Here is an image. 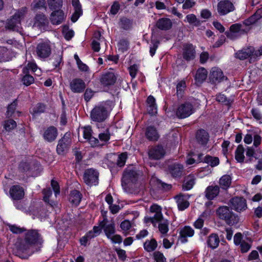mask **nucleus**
<instances>
[{
	"instance_id": "f257e3e1",
	"label": "nucleus",
	"mask_w": 262,
	"mask_h": 262,
	"mask_svg": "<svg viewBox=\"0 0 262 262\" xmlns=\"http://www.w3.org/2000/svg\"><path fill=\"white\" fill-rule=\"evenodd\" d=\"M111 110V106L107 103H101L92 110L91 117L94 121L102 122L107 118Z\"/></svg>"
},
{
	"instance_id": "f03ea898",
	"label": "nucleus",
	"mask_w": 262,
	"mask_h": 262,
	"mask_svg": "<svg viewBox=\"0 0 262 262\" xmlns=\"http://www.w3.org/2000/svg\"><path fill=\"white\" fill-rule=\"evenodd\" d=\"M216 214L220 219L224 220L229 225L236 224L239 221L238 215L233 213L228 206L220 207L216 210Z\"/></svg>"
},
{
	"instance_id": "7ed1b4c3",
	"label": "nucleus",
	"mask_w": 262,
	"mask_h": 262,
	"mask_svg": "<svg viewBox=\"0 0 262 262\" xmlns=\"http://www.w3.org/2000/svg\"><path fill=\"white\" fill-rule=\"evenodd\" d=\"M40 235L36 230L28 231L25 234L24 241L18 246V249L25 252L29 248L39 241Z\"/></svg>"
},
{
	"instance_id": "20e7f679",
	"label": "nucleus",
	"mask_w": 262,
	"mask_h": 262,
	"mask_svg": "<svg viewBox=\"0 0 262 262\" xmlns=\"http://www.w3.org/2000/svg\"><path fill=\"white\" fill-rule=\"evenodd\" d=\"M140 171H137L134 167H128L125 170L122 179V186L124 190L132 187L137 180L138 176L140 174Z\"/></svg>"
},
{
	"instance_id": "39448f33",
	"label": "nucleus",
	"mask_w": 262,
	"mask_h": 262,
	"mask_svg": "<svg viewBox=\"0 0 262 262\" xmlns=\"http://www.w3.org/2000/svg\"><path fill=\"white\" fill-rule=\"evenodd\" d=\"M27 12V8L23 7L18 10L12 17L8 21L6 28L13 31H19L20 28V22Z\"/></svg>"
},
{
	"instance_id": "423d86ee",
	"label": "nucleus",
	"mask_w": 262,
	"mask_h": 262,
	"mask_svg": "<svg viewBox=\"0 0 262 262\" xmlns=\"http://www.w3.org/2000/svg\"><path fill=\"white\" fill-rule=\"evenodd\" d=\"M102 228L105 235L114 244H120L122 241V238L120 235L116 234V229L114 223L104 224Z\"/></svg>"
},
{
	"instance_id": "0eeeda50",
	"label": "nucleus",
	"mask_w": 262,
	"mask_h": 262,
	"mask_svg": "<svg viewBox=\"0 0 262 262\" xmlns=\"http://www.w3.org/2000/svg\"><path fill=\"white\" fill-rule=\"evenodd\" d=\"M249 28L245 26L244 24H234L230 27V31L226 32V36L231 39H235L247 33Z\"/></svg>"
},
{
	"instance_id": "6e6552de",
	"label": "nucleus",
	"mask_w": 262,
	"mask_h": 262,
	"mask_svg": "<svg viewBox=\"0 0 262 262\" xmlns=\"http://www.w3.org/2000/svg\"><path fill=\"white\" fill-rule=\"evenodd\" d=\"M35 52L39 58L44 59L51 55V47L48 42H40L37 45Z\"/></svg>"
},
{
	"instance_id": "1a4fd4ad",
	"label": "nucleus",
	"mask_w": 262,
	"mask_h": 262,
	"mask_svg": "<svg viewBox=\"0 0 262 262\" xmlns=\"http://www.w3.org/2000/svg\"><path fill=\"white\" fill-rule=\"evenodd\" d=\"M231 208L237 212L245 211L247 209V204L246 199L243 197H234L229 202Z\"/></svg>"
},
{
	"instance_id": "9d476101",
	"label": "nucleus",
	"mask_w": 262,
	"mask_h": 262,
	"mask_svg": "<svg viewBox=\"0 0 262 262\" xmlns=\"http://www.w3.org/2000/svg\"><path fill=\"white\" fill-rule=\"evenodd\" d=\"M98 172L93 169H88L84 172L83 180L89 186H96L98 184Z\"/></svg>"
},
{
	"instance_id": "9b49d317",
	"label": "nucleus",
	"mask_w": 262,
	"mask_h": 262,
	"mask_svg": "<svg viewBox=\"0 0 262 262\" xmlns=\"http://www.w3.org/2000/svg\"><path fill=\"white\" fill-rule=\"evenodd\" d=\"M218 13L221 15H225L234 10L233 4L228 0L220 1L217 6Z\"/></svg>"
},
{
	"instance_id": "f8f14e48",
	"label": "nucleus",
	"mask_w": 262,
	"mask_h": 262,
	"mask_svg": "<svg viewBox=\"0 0 262 262\" xmlns=\"http://www.w3.org/2000/svg\"><path fill=\"white\" fill-rule=\"evenodd\" d=\"M182 55L183 59L190 61L195 57V50L194 46L191 43H185L183 46Z\"/></svg>"
},
{
	"instance_id": "ddd939ff",
	"label": "nucleus",
	"mask_w": 262,
	"mask_h": 262,
	"mask_svg": "<svg viewBox=\"0 0 262 262\" xmlns=\"http://www.w3.org/2000/svg\"><path fill=\"white\" fill-rule=\"evenodd\" d=\"M117 76L113 71L103 73L100 78L101 83L105 86L114 84L117 80Z\"/></svg>"
},
{
	"instance_id": "4468645a",
	"label": "nucleus",
	"mask_w": 262,
	"mask_h": 262,
	"mask_svg": "<svg viewBox=\"0 0 262 262\" xmlns=\"http://www.w3.org/2000/svg\"><path fill=\"white\" fill-rule=\"evenodd\" d=\"M9 194L12 200H20L24 196V189L19 185H13L10 189Z\"/></svg>"
},
{
	"instance_id": "2eb2a0df",
	"label": "nucleus",
	"mask_w": 262,
	"mask_h": 262,
	"mask_svg": "<svg viewBox=\"0 0 262 262\" xmlns=\"http://www.w3.org/2000/svg\"><path fill=\"white\" fill-rule=\"evenodd\" d=\"M69 136V134H66L59 141L56 149L58 154H63L70 147L71 141Z\"/></svg>"
},
{
	"instance_id": "dca6fc26",
	"label": "nucleus",
	"mask_w": 262,
	"mask_h": 262,
	"mask_svg": "<svg viewBox=\"0 0 262 262\" xmlns=\"http://www.w3.org/2000/svg\"><path fill=\"white\" fill-rule=\"evenodd\" d=\"M165 150L161 146H157L152 147L148 151V156L150 158L155 160H159L164 157Z\"/></svg>"
},
{
	"instance_id": "f3484780",
	"label": "nucleus",
	"mask_w": 262,
	"mask_h": 262,
	"mask_svg": "<svg viewBox=\"0 0 262 262\" xmlns=\"http://www.w3.org/2000/svg\"><path fill=\"white\" fill-rule=\"evenodd\" d=\"M196 142L202 146H206L209 139V134L204 129L198 130L195 134Z\"/></svg>"
},
{
	"instance_id": "a211bd4d",
	"label": "nucleus",
	"mask_w": 262,
	"mask_h": 262,
	"mask_svg": "<svg viewBox=\"0 0 262 262\" xmlns=\"http://www.w3.org/2000/svg\"><path fill=\"white\" fill-rule=\"evenodd\" d=\"M225 77L222 70L217 68H213L211 69L210 79L214 83L220 82L223 80Z\"/></svg>"
},
{
	"instance_id": "6ab92c4d",
	"label": "nucleus",
	"mask_w": 262,
	"mask_h": 262,
	"mask_svg": "<svg viewBox=\"0 0 262 262\" xmlns=\"http://www.w3.org/2000/svg\"><path fill=\"white\" fill-rule=\"evenodd\" d=\"M85 85L83 81L80 79H73L70 83V88L74 93H81L85 89Z\"/></svg>"
},
{
	"instance_id": "aec40b11",
	"label": "nucleus",
	"mask_w": 262,
	"mask_h": 262,
	"mask_svg": "<svg viewBox=\"0 0 262 262\" xmlns=\"http://www.w3.org/2000/svg\"><path fill=\"white\" fill-rule=\"evenodd\" d=\"M57 130L53 127L51 126L48 127L43 134L44 139L48 142H52L54 141L57 137Z\"/></svg>"
},
{
	"instance_id": "412c9836",
	"label": "nucleus",
	"mask_w": 262,
	"mask_h": 262,
	"mask_svg": "<svg viewBox=\"0 0 262 262\" xmlns=\"http://www.w3.org/2000/svg\"><path fill=\"white\" fill-rule=\"evenodd\" d=\"M72 3L75 11L71 17V20L73 22L75 23L82 15V11L79 0H72Z\"/></svg>"
},
{
	"instance_id": "4be33fe9",
	"label": "nucleus",
	"mask_w": 262,
	"mask_h": 262,
	"mask_svg": "<svg viewBox=\"0 0 262 262\" xmlns=\"http://www.w3.org/2000/svg\"><path fill=\"white\" fill-rule=\"evenodd\" d=\"M194 112L193 107L189 102H185L181 105V119L190 116Z\"/></svg>"
},
{
	"instance_id": "5701e85b",
	"label": "nucleus",
	"mask_w": 262,
	"mask_h": 262,
	"mask_svg": "<svg viewBox=\"0 0 262 262\" xmlns=\"http://www.w3.org/2000/svg\"><path fill=\"white\" fill-rule=\"evenodd\" d=\"M64 19V13L61 10L54 11L50 16V20L53 25H59Z\"/></svg>"
},
{
	"instance_id": "b1692460",
	"label": "nucleus",
	"mask_w": 262,
	"mask_h": 262,
	"mask_svg": "<svg viewBox=\"0 0 262 262\" xmlns=\"http://www.w3.org/2000/svg\"><path fill=\"white\" fill-rule=\"evenodd\" d=\"M156 26L160 30H167L171 28L172 22L169 18H162L157 20Z\"/></svg>"
},
{
	"instance_id": "393cba45",
	"label": "nucleus",
	"mask_w": 262,
	"mask_h": 262,
	"mask_svg": "<svg viewBox=\"0 0 262 262\" xmlns=\"http://www.w3.org/2000/svg\"><path fill=\"white\" fill-rule=\"evenodd\" d=\"M253 53L254 48L250 47L237 52L236 53V57L241 60H244L248 58L251 55L254 56Z\"/></svg>"
},
{
	"instance_id": "a878e982",
	"label": "nucleus",
	"mask_w": 262,
	"mask_h": 262,
	"mask_svg": "<svg viewBox=\"0 0 262 262\" xmlns=\"http://www.w3.org/2000/svg\"><path fill=\"white\" fill-rule=\"evenodd\" d=\"M219 191L218 186H209L206 189L205 196L208 200H211L218 195Z\"/></svg>"
},
{
	"instance_id": "bb28decb",
	"label": "nucleus",
	"mask_w": 262,
	"mask_h": 262,
	"mask_svg": "<svg viewBox=\"0 0 262 262\" xmlns=\"http://www.w3.org/2000/svg\"><path fill=\"white\" fill-rule=\"evenodd\" d=\"M161 208L160 206L157 205H153L150 208V210L151 212L155 213V214L152 216L154 221L161 222L163 221V215L161 212Z\"/></svg>"
},
{
	"instance_id": "cd10ccee",
	"label": "nucleus",
	"mask_w": 262,
	"mask_h": 262,
	"mask_svg": "<svg viewBox=\"0 0 262 262\" xmlns=\"http://www.w3.org/2000/svg\"><path fill=\"white\" fill-rule=\"evenodd\" d=\"M193 230L189 226H185L181 229V243L187 242V237H191L193 235Z\"/></svg>"
},
{
	"instance_id": "c85d7f7f",
	"label": "nucleus",
	"mask_w": 262,
	"mask_h": 262,
	"mask_svg": "<svg viewBox=\"0 0 262 262\" xmlns=\"http://www.w3.org/2000/svg\"><path fill=\"white\" fill-rule=\"evenodd\" d=\"M207 243L208 246L211 249H214L217 248L220 243V239L216 234H212L208 237Z\"/></svg>"
},
{
	"instance_id": "c756f323",
	"label": "nucleus",
	"mask_w": 262,
	"mask_h": 262,
	"mask_svg": "<svg viewBox=\"0 0 262 262\" xmlns=\"http://www.w3.org/2000/svg\"><path fill=\"white\" fill-rule=\"evenodd\" d=\"M194 184V177L193 174H189L184 179L183 184V189L189 190L191 189Z\"/></svg>"
},
{
	"instance_id": "7c9ffc66",
	"label": "nucleus",
	"mask_w": 262,
	"mask_h": 262,
	"mask_svg": "<svg viewBox=\"0 0 262 262\" xmlns=\"http://www.w3.org/2000/svg\"><path fill=\"white\" fill-rule=\"evenodd\" d=\"M145 135L146 138L151 141H156L159 138V135L156 129L152 126L147 128Z\"/></svg>"
},
{
	"instance_id": "2f4dec72",
	"label": "nucleus",
	"mask_w": 262,
	"mask_h": 262,
	"mask_svg": "<svg viewBox=\"0 0 262 262\" xmlns=\"http://www.w3.org/2000/svg\"><path fill=\"white\" fill-rule=\"evenodd\" d=\"M30 70L33 72L36 73L35 74L39 76L41 74L40 70L38 69L37 66L34 61L29 62L27 63V66L23 69V73H27Z\"/></svg>"
},
{
	"instance_id": "473e14b6",
	"label": "nucleus",
	"mask_w": 262,
	"mask_h": 262,
	"mask_svg": "<svg viewBox=\"0 0 262 262\" xmlns=\"http://www.w3.org/2000/svg\"><path fill=\"white\" fill-rule=\"evenodd\" d=\"M244 151L245 149L242 145H239L237 147L235 151V158L238 162H244L245 159Z\"/></svg>"
},
{
	"instance_id": "72a5a7b5",
	"label": "nucleus",
	"mask_w": 262,
	"mask_h": 262,
	"mask_svg": "<svg viewBox=\"0 0 262 262\" xmlns=\"http://www.w3.org/2000/svg\"><path fill=\"white\" fill-rule=\"evenodd\" d=\"M207 76V70L203 68H201L197 70L195 79L198 82L201 83L206 79Z\"/></svg>"
},
{
	"instance_id": "f704fd0d",
	"label": "nucleus",
	"mask_w": 262,
	"mask_h": 262,
	"mask_svg": "<svg viewBox=\"0 0 262 262\" xmlns=\"http://www.w3.org/2000/svg\"><path fill=\"white\" fill-rule=\"evenodd\" d=\"M157 245L156 241L152 238L146 241L144 244V248L147 252H151L156 249Z\"/></svg>"
},
{
	"instance_id": "c9c22d12",
	"label": "nucleus",
	"mask_w": 262,
	"mask_h": 262,
	"mask_svg": "<svg viewBox=\"0 0 262 262\" xmlns=\"http://www.w3.org/2000/svg\"><path fill=\"white\" fill-rule=\"evenodd\" d=\"M81 199V194L76 190L72 191L70 194V201L75 205L79 204Z\"/></svg>"
},
{
	"instance_id": "e433bc0d",
	"label": "nucleus",
	"mask_w": 262,
	"mask_h": 262,
	"mask_svg": "<svg viewBox=\"0 0 262 262\" xmlns=\"http://www.w3.org/2000/svg\"><path fill=\"white\" fill-rule=\"evenodd\" d=\"M45 25V18L44 15H38L34 18V21L32 25L34 28H39L43 27Z\"/></svg>"
},
{
	"instance_id": "4c0bfd02",
	"label": "nucleus",
	"mask_w": 262,
	"mask_h": 262,
	"mask_svg": "<svg viewBox=\"0 0 262 262\" xmlns=\"http://www.w3.org/2000/svg\"><path fill=\"white\" fill-rule=\"evenodd\" d=\"M231 183V179L229 175H224L220 180V184L224 189L229 187Z\"/></svg>"
},
{
	"instance_id": "58836bf2",
	"label": "nucleus",
	"mask_w": 262,
	"mask_h": 262,
	"mask_svg": "<svg viewBox=\"0 0 262 262\" xmlns=\"http://www.w3.org/2000/svg\"><path fill=\"white\" fill-rule=\"evenodd\" d=\"M17 103L16 101H13L11 104H10L7 109V116L8 117H11L15 116L16 114H18L19 112H15Z\"/></svg>"
},
{
	"instance_id": "ea45409f",
	"label": "nucleus",
	"mask_w": 262,
	"mask_h": 262,
	"mask_svg": "<svg viewBox=\"0 0 262 262\" xmlns=\"http://www.w3.org/2000/svg\"><path fill=\"white\" fill-rule=\"evenodd\" d=\"M45 105L41 103H38L36 105L32 107L31 113L33 115L35 116L41 113H43L45 111Z\"/></svg>"
},
{
	"instance_id": "a19ab883",
	"label": "nucleus",
	"mask_w": 262,
	"mask_h": 262,
	"mask_svg": "<svg viewBox=\"0 0 262 262\" xmlns=\"http://www.w3.org/2000/svg\"><path fill=\"white\" fill-rule=\"evenodd\" d=\"M159 230L160 233L165 235L167 234L169 230L168 229V222L167 220L161 221L159 224Z\"/></svg>"
},
{
	"instance_id": "79ce46f5",
	"label": "nucleus",
	"mask_w": 262,
	"mask_h": 262,
	"mask_svg": "<svg viewBox=\"0 0 262 262\" xmlns=\"http://www.w3.org/2000/svg\"><path fill=\"white\" fill-rule=\"evenodd\" d=\"M204 162L209 164L211 167H214L219 165V159L216 157L206 156L204 159Z\"/></svg>"
},
{
	"instance_id": "37998d69",
	"label": "nucleus",
	"mask_w": 262,
	"mask_h": 262,
	"mask_svg": "<svg viewBox=\"0 0 262 262\" xmlns=\"http://www.w3.org/2000/svg\"><path fill=\"white\" fill-rule=\"evenodd\" d=\"M16 127V123L12 119L6 120L4 123V127L6 130L10 132Z\"/></svg>"
},
{
	"instance_id": "c03bdc74",
	"label": "nucleus",
	"mask_w": 262,
	"mask_h": 262,
	"mask_svg": "<svg viewBox=\"0 0 262 262\" xmlns=\"http://www.w3.org/2000/svg\"><path fill=\"white\" fill-rule=\"evenodd\" d=\"M241 250L242 252L245 253L248 252L251 247V241L247 239L243 240L242 242L240 244Z\"/></svg>"
},
{
	"instance_id": "a18cd8bd",
	"label": "nucleus",
	"mask_w": 262,
	"mask_h": 262,
	"mask_svg": "<svg viewBox=\"0 0 262 262\" xmlns=\"http://www.w3.org/2000/svg\"><path fill=\"white\" fill-rule=\"evenodd\" d=\"M48 3L52 10L60 8L62 5V0H48Z\"/></svg>"
},
{
	"instance_id": "49530a36",
	"label": "nucleus",
	"mask_w": 262,
	"mask_h": 262,
	"mask_svg": "<svg viewBox=\"0 0 262 262\" xmlns=\"http://www.w3.org/2000/svg\"><path fill=\"white\" fill-rule=\"evenodd\" d=\"M169 171L171 174L177 177L180 172V167L179 163H174L169 166Z\"/></svg>"
},
{
	"instance_id": "de8ad7c7",
	"label": "nucleus",
	"mask_w": 262,
	"mask_h": 262,
	"mask_svg": "<svg viewBox=\"0 0 262 262\" xmlns=\"http://www.w3.org/2000/svg\"><path fill=\"white\" fill-rule=\"evenodd\" d=\"M101 232V228L98 226H94L92 230L90 231L86 235L90 239L94 238L100 234Z\"/></svg>"
},
{
	"instance_id": "09e8293b",
	"label": "nucleus",
	"mask_w": 262,
	"mask_h": 262,
	"mask_svg": "<svg viewBox=\"0 0 262 262\" xmlns=\"http://www.w3.org/2000/svg\"><path fill=\"white\" fill-rule=\"evenodd\" d=\"M127 156L126 153L124 152L117 156V165L119 167L123 166L126 162Z\"/></svg>"
},
{
	"instance_id": "8fccbe9b",
	"label": "nucleus",
	"mask_w": 262,
	"mask_h": 262,
	"mask_svg": "<svg viewBox=\"0 0 262 262\" xmlns=\"http://www.w3.org/2000/svg\"><path fill=\"white\" fill-rule=\"evenodd\" d=\"M119 50L123 52L126 51L128 48V42L126 39H122L118 43Z\"/></svg>"
},
{
	"instance_id": "3c124183",
	"label": "nucleus",
	"mask_w": 262,
	"mask_h": 262,
	"mask_svg": "<svg viewBox=\"0 0 262 262\" xmlns=\"http://www.w3.org/2000/svg\"><path fill=\"white\" fill-rule=\"evenodd\" d=\"M99 139L102 142H107L110 139V133L108 129H106L103 132L99 134Z\"/></svg>"
},
{
	"instance_id": "603ef678",
	"label": "nucleus",
	"mask_w": 262,
	"mask_h": 262,
	"mask_svg": "<svg viewBox=\"0 0 262 262\" xmlns=\"http://www.w3.org/2000/svg\"><path fill=\"white\" fill-rule=\"evenodd\" d=\"M154 258L156 262H166V260L163 254L159 251H156L154 253Z\"/></svg>"
},
{
	"instance_id": "864d4df0",
	"label": "nucleus",
	"mask_w": 262,
	"mask_h": 262,
	"mask_svg": "<svg viewBox=\"0 0 262 262\" xmlns=\"http://www.w3.org/2000/svg\"><path fill=\"white\" fill-rule=\"evenodd\" d=\"M120 25L121 27L123 29L128 30L132 27V22L129 19L127 18H122L121 20Z\"/></svg>"
},
{
	"instance_id": "5fc2aeb1",
	"label": "nucleus",
	"mask_w": 262,
	"mask_h": 262,
	"mask_svg": "<svg viewBox=\"0 0 262 262\" xmlns=\"http://www.w3.org/2000/svg\"><path fill=\"white\" fill-rule=\"evenodd\" d=\"M8 226L9 230L13 233H20L25 230L24 228H21L16 225L8 224Z\"/></svg>"
},
{
	"instance_id": "6e6d98bb",
	"label": "nucleus",
	"mask_w": 262,
	"mask_h": 262,
	"mask_svg": "<svg viewBox=\"0 0 262 262\" xmlns=\"http://www.w3.org/2000/svg\"><path fill=\"white\" fill-rule=\"evenodd\" d=\"M186 20L189 24L198 25L199 21L197 19L196 16L192 14L187 15L186 17Z\"/></svg>"
},
{
	"instance_id": "4d7b16f0",
	"label": "nucleus",
	"mask_w": 262,
	"mask_h": 262,
	"mask_svg": "<svg viewBox=\"0 0 262 262\" xmlns=\"http://www.w3.org/2000/svg\"><path fill=\"white\" fill-rule=\"evenodd\" d=\"M131 227V224L129 221L125 220L122 222L120 224V228L123 231V233L127 234V231Z\"/></svg>"
},
{
	"instance_id": "13d9d810",
	"label": "nucleus",
	"mask_w": 262,
	"mask_h": 262,
	"mask_svg": "<svg viewBox=\"0 0 262 262\" xmlns=\"http://www.w3.org/2000/svg\"><path fill=\"white\" fill-rule=\"evenodd\" d=\"M258 20L257 18L254 14H253L248 19L245 20L243 24L245 27H247V26H249L255 24Z\"/></svg>"
},
{
	"instance_id": "bf43d9fd",
	"label": "nucleus",
	"mask_w": 262,
	"mask_h": 262,
	"mask_svg": "<svg viewBox=\"0 0 262 262\" xmlns=\"http://www.w3.org/2000/svg\"><path fill=\"white\" fill-rule=\"evenodd\" d=\"M26 75L24 76L22 79L23 83L26 85H29L34 82V78L33 76L25 73Z\"/></svg>"
},
{
	"instance_id": "052dcab7",
	"label": "nucleus",
	"mask_w": 262,
	"mask_h": 262,
	"mask_svg": "<svg viewBox=\"0 0 262 262\" xmlns=\"http://www.w3.org/2000/svg\"><path fill=\"white\" fill-rule=\"evenodd\" d=\"M83 135L85 139L88 140L92 136V129L89 126L83 128Z\"/></svg>"
},
{
	"instance_id": "680f3d73",
	"label": "nucleus",
	"mask_w": 262,
	"mask_h": 262,
	"mask_svg": "<svg viewBox=\"0 0 262 262\" xmlns=\"http://www.w3.org/2000/svg\"><path fill=\"white\" fill-rule=\"evenodd\" d=\"M129 72L132 78H135L136 76L137 72L138 70V67L137 65L134 64L131 66L129 68Z\"/></svg>"
},
{
	"instance_id": "e2e57ef3",
	"label": "nucleus",
	"mask_w": 262,
	"mask_h": 262,
	"mask_svg": "<svg viewBox=\"0 0 262 262\" xmlns=\"http://www.w3.org/2000/svg\"><path fill=\"white\" fill-rule=\"evenodd\" d=\"M43 200L47 203H49V198L52 193L50 188L45 189L43 190Z\"/></svg>"
},
{
	"instance_id": "0e129e2a",
	"label": "nucleus",
	"mask_w": 262,
	"mask_h": 262,
	"mask_svg": "<svg viewBox=\"0 0 262 262\" xmlns=\"http://www.w3.org/2000/svg\"><path fill=\"white\" fill-rule=\"evenodd\" d=\"M51 186L54 191L55 195L56 196L60 193L59 186L58 183L54 180L51 181Z\"/></svg>"
},
{
	"instance_id": "69168bd1",
	"label": "nucleus",
	"mask_w": 262,
	"mask_h": 262,
	"mask_svg": "<svg viewBox=\"0 0 262 262\" xmlns=\"http://www.w3.org/2000/svg\"><path fill=\"white\" fill-rule=\"evenodd\" d=\"M120 9V5L118 3L114 2L111 8L110 12L113 15L116 14Z\"/></svg>"
},
{
	"instance_id": "338daca9",
	"label": "nucleus",
	"mask_w": 262,
	"mask_h": 262,
	"mask_svg": "<svg viewBox=\"0 0 262 262\" xmlns=\"http://www.w3.org/2000/svg\"><path fill=\"white\" fill-rule=\"evenodd\" d=\"M45 5V0H39L38 1L34 2L32 6L34 9H39L42 7H44Z\"/></svg>"
},
{
	"instance_id": "774afa93",
	"label": "nucleus",
	"mask_w": 262,
	"mask_h": 262,
	"mask_svg": "<svg viewBox=\"0 0 262 262\" xmlns=\"http://www.w3.org/2000/svg\"><path fill=\"white\" fill-rule=\"evenodd\" d=\"M251 113L253 117L256 120L262 119V115L260 113L259 111L256 108H253L251 110Z\"/></svg>"
}]
</instances>
